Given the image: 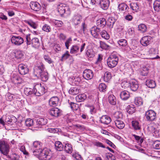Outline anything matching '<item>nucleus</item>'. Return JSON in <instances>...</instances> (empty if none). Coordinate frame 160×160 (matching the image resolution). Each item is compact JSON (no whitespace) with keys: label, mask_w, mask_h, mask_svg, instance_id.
<instances>
[{"label":"nucleus","mask_w":160,"mask_h":160,"mask_svg":"<svg viewBox=\"0 0 160 160\" xmlns=\"http://www.w3.org/2000/svg\"><path fill=\"white\" fill-rule=\"evenodd\" d=\"M14 56L17 59H21L23 57V52L20 50H17L14 52Z\"/></svg>","instance_id":"f704fd0d"},{"label":"nucleus","mask_w":160,"mask_h":160,"mask_svg":"<svg viewBox=\"0 0 160 160\" xmlns=\"http://www.w3.org/2000/svg\"><path fill=\"white\" fill-rule=\"evenodd\" d=\"M120 96L122 99L123 100H126L130 97L129 93L128 91L124 90L121 92Z\"/></svg>","instance_id":"5701e85b"},{"label":"nucleus","mask_w":160,"mask_h":160,"mask_svg":"<svg viewBox=\"0 0 160 160\" xmlns=\"http://www.w3.org/2000/svg\"><path fill=\"white\" fill-rule=\"evenodd\" d=\"M152 146L153 148L156 149H160V141H154L152 144Z\"/></svg>","instance_id":"3c124183"},{"label":"nucleus","mask_w":160,"mask_h":160,"mask_svg":"<svg viewBox=\"0 0 160 160\" xmlns=\"http://www.w3.org/2000/svg\"><path fill=\"white\" fill-rule=\"evenodd\" d=\"M12 43L15 45L19 46L23 43V38L19 36L12 35L11 38Z\"/></svg>","instance_id":"6e6552de"},{"label":"nucleus","mask_w":160,"mask_h":160,"mask_svg":"<svg viewBox=\"0 0 160 160\" xmlns=\"http://www.w3.org/2000/svg\"><path fill=\"white\" fill-rule=\"evenodd\" d=\"M79 92V89L77 88L73 87L71 88L69 91V93L72 95H77Z\"/></svg>","instance_id":"58836bf2"},{"label":"nucleus","mask_w":160,"mask_h":160,"mask_svg":"<svg viewBox=\"0 0 160 160\" xmlns=\"http://www.w3.org/2000/svg\"><path fill=\"white\" fill-rule=\"evenodd\" d=\"M145 117L148 121H155L156 119V113L153 110H149L146 112Z\"/></svg>","instance_id":"0eeeda50"},{"label":"nucleus","mask_w":160,"mask_h":160,"mask_svg":"<svg viewBox=\"0 0 160 160\" xmlns=\"http://www.w3.org/2000/svg\"><path fill=\"white\" fill-rule=\"evenodd\" d=\"M86 98V95L83 93L78 95L76 97V100L78 102H81L84 101Z\"/></svg>","instance_id":"c9c22d12"},{"label":"nucleus","mask_w":160,"mask_h":160,"mask_svg":"<svg viewBox=\"0 0 160 160\" xmlns=\"http://www.w3.org/2000/svg\"><path fill=\"white\" fill-rule=\"evenodd\" d=\"M41 143L38 141H34L33 143V148H37V149H41Z\"/></svg>","instance_id":"680f3d73"},{"label":"nucleus","mask_w":160,"mask_h":160,"mask_svg":"<svg viewBox=\"0 0 160 160\" xmlns=\"http://www.w3.org/2000/svg\"><path fill=\"white\" fill-rule=\"evenodd\" d=\"M59 99L58 97H53L49 100V104L50 106L53 107H55L58 105Z\"/></svg>","instance_id":"a211bd4d"},{"label":"nucleus","mask_w":160,"mask_h":160,"mask_svg":"<svg viewBox=\"0 0 160 160\" xmlns=\"http://www.w3.org/2000/svg\"><path fill=\"white\" fill-rule=\"evenodd\" d=\"M142 100L141 97H137L135 98L134 103L138 106H140L142 104Z\"/></svg>","instance_id":"603ef678"},{"label":"nucleus","mask_w":160,"mask_h":160,"mask_svg":"<svg viewBox=\"0 0 160 160\" xmlns=\"http://www.w3.org/2000/svg\"><path fill=\"white\" fill-rule=\"evenodd\" d=\"M25 22L34 29L36 28L38 26V25L35 22L31 20H25Z\"/></svg>","instance_id":"de8ad7c7"},{"label":"nucleus","mask_w":160,"mask_h":160,"mask_svg":"<svg viewBox=\"0 0 160 160\" xmlns=\"http://www.w3.org/2000/svg\"><path fill=\"white\" fill-rule=\"evenodd\" d=\"M52 22L56 26L60 27H61L63 24L62 22L60 20H53Z\"/></svg>","instance_id":"864d4df0"},{"label":"nucleus","mask_w":160,"mask_h":160,"mask_svg":"<svg viewBox=\"0 0 160 160\" xmlns=\"http://www.w3.org/2000/svg\"><path fill=\"white\" fill-rule=\"evenodd\" d=\"M127 112L130 114H132L134 113L136 110L135 106L133 104L128 105L126 108Z\"/></svg>","instance_id":"cd10ccee"},{"label":"nucleus","mask_w":160,"mask_h":160,"mask_svg":"<svg viewBox=\"0 0 160 160\" xmlns=\"http://www.w3.org/2000/svg\"><path fill=\"white\" fill-rule=\"evenodd\" d=\"M130 81H128L123 80L121 83V86L122 88L126 89L128 88H130Z\"/></svg>","instance_id":"37998d69"},{"label":"nucleus","mask_w":160,"mask_h":160,"mask_svg":"<svg viewBox=\"0 0 160 160\" xmlns=\"http://www.w3.org/2000/svg\"><path fill=\"white\" fill-rule=\"evenodd\" d=\"M148 52L149 54L153 55L157 54V51L155 48H151L149 49Z\"/></svg>","instance_id":"774afa93"},{"label":"nucleus","mask_w":160,"mask_h":160,"mask_svg":"<svg viewBox=\"0 0 160 160\" xmlns=\"http://www.w3.org/2000/svg\"><path fill=\"white\" fill-rule=\"evenodd\" d=\"M102 37L105 39H108L109 38V35L107 32L105 30L102 31L100 33Z\"/></svg>","instance_id":"8fccbe9b"},{"label":"nucleus","mask_w":160,"mask_h":160,"mask_svg":"<svg viewBox=\"0 0 160 160\" xmlns=\"http://www.w3.org/2000/svg\"><path fill=\"white\" fill-rule=\"evenodd\" d=\"M48 131L51 133H57L61 131L60 129L59 128H50L48 129Z\"/></svg>","instance_id":"69168bd1"},{"label":"nucleus","mask_w":160,"mask_h":160,"mask_svg":"<svg viewBox=\"0 0 160 160\" xmlns=\"http://www.w3.org/2000/svg\"><path fill=\"white\" fill-rule=\"evenodd\" d=\"M150 37L146 36L142 38L140 41V43L143 46H147L150 44Z\"/></svg>","instance_id":"4be33fe9"},{"label":"nucleus","mask_w":160,"mask_h":160,"mask_svg":"<svg viewBox=\"0 0 160 160\" xmlns=\"http://www.w3.org/2000/svg\"><path fill=\"white\" fill-rule=\"evenodd\" d=\"M130 84V88L133 91H137L138 88L139 86L138 83V82L135 80L131 81Z\"/></svg>","instance_id":"412c9836"},{"label":"nucleus","mask_w":160,"mask_h":160,"mask_svg":"<svg viewBox=\"0 0 160 160\" xmlns=\"http://www.w3.org/2000/svg\"><path fill=\"white\" fill-rule=\"evenodd\" d=\"M133 136L134 137L135 139L138 141L139 144L141 145L143 141V139L135 134L133 135Z\"/></svg>","instance_id":"052dcab7"},{"label":"nucleus","mask_w":160,"mask_h":160,"mask_svg":"<svg viewBox=\"0 0 160 160\" xmlns=\"http://www.w3.org/2000/svg\"><path fill=\"white\" fill-rule=\"evenodd\" d=\"M72 41V38L70 37L68 38L65 43V46L67 49H69V44H71Z\"/></svg>","instance_id":"0e129e2a"},{"label":"nucleus","mask_w":160,"mask_h":160,"mask_svg":"<svg viewBox=\"0 0 160 160\" xmlns=\"http://www.w3.org/2000/svg\"><path fill=\"white\" fill-rule=\"evenodd\" d=\"M116 19L112 17H110L108 18L107 21V25L111 28H113V25L116 22Z\"/></svg>","instance_id":"bb28decb"},{"label":"nucleus","mask_w":160,"mask_h":160,"mask_svg":"<svg viewBox=\"0 0 160 160\" xmlns=\"http://www.w3.org/2000/svg\"><path fill=\"white\" fill-rule=\"evenodd\" d=\"M42 29L44 31L49 32L50 31L51 28L50 26L47 24H44L42 28Z\"/></svg>","instance_id":"338daca9"},{"label":"nucleus","mask_w":160,"mask_h":160,"mask_svg":"<svg viewBox=\"0 0 160 160\" xmlns=\"http://www.w3.org/2000/svg\"><path fill=\"white\" fill-rule=\"evenodd\" d=\"M86 54L88 57L92 58L94 57L95 53L92 49H90L87 50Z\"/></svg>","instance_id":"a19ab883"},{"label":"nucleus","mask_w":160,"mask_h":160,"mask_svg":"<svg viewBox=\"0 0 160 160\" xmlns=\"http://www.w3.org/2000/svg\"><path fill=\"white\" fill-rule=\"evenodd\" d=\"M57 9L58 12L61 15H63L66 12V9H68V7L66 6L65 4L60 3L57 6Z\"/></svg>","instance_id":"f3484780"},{"label":"nucleus","mask_w":160,"mask_h":160,"mask_svg":"<svg viewBox=\"0 0 160 160\" xmlns=\"http://www.w3.org/2000/svg\"><path fill=\"white\" fill-rule=\"evenodd\" d=\"M123 115L122 112H116L112 115V118L115 120H119L122 118Z\"/></svg>","instance_id":"7c9ffc66"},{"label":"nucleus","mask_w":160,"mask_h":160,"mask_svg":"<svg viewBox=\"0 0 160 160\" xmlns=\"http://www.w3.org/2000/svg\"><path fill=\"white\" fill-rule=\"evenodd\" d=\"M149 72V69L146 67H143L140 72V74L142 76H147Z\"/></svg>","instance_id":"c03bdc74"},{"label":"nucleus","mask_w":160,"mask_h":160,"mask_svg":"<svg viewBox=\"0 0 160 160\" xmlns=\"http://www.w3.org/2000/svg\"><path fill=\"white\" fill-rule=\"evenodd\" d=\"M93 74L92 71L89 69L85 70L83 73V77L86 79L90 80L93 77Z\"/></svg>","instance_id":"f8f14e48"},{"label":"nucleus","mask_w":160,"mask_h":160,"mask_svg":"<svg viewBox=\"0 0 160 160\" xmlns=\"http://www.w3.org/2000/svg\"><path fill=\"white\" fill-rule=\"evenodd\" d=\"M118 57L115 54L111 55L107 60L108 66L110 68L115 67L118 64Z\"/></svg>","instance_id":"7ed1b4c3"},{"label":"nucleus","mask_w":160,"mask_h":160,"mask_svg":"<svg viewBox=\"0 0 160 160\" xmlns=\"http://www.w3.org/2000/svg\"><path fill=\"white\" fill-rule=\"evenodd\" d=\"M115 123L117 127L119 129H122L125 127V124L123 122L119 120H115Z\"/></svg>","instance_id":"c85d7f7f"},{"label":"nucleus","mask_w":160,"mask_h":160,"mask_svg":"<svg viewBox=\"0 0 160 160\" xmlns=\"http://www.w3.org/2000/svg\"><path fill=\"white\" fill-rule=\"evenodd\" d=\"M12 82L15 84H19L21 83L22 79L17 75H15L11 78Z\"/></svg>","instance_id":"b1692460"},{"label":"nucleus","mask_w":160,"mask_h":160,"mask_svg":"<svg viewBox=\"0 0 160 160\" xmlns=\"http://www.w3.org/2000/svg\"><path fill=\"white\" fill-rule=\"evenodd\" d=\"M146 85L149 88H154L156 86V84L154 81L148 79L146 82Z\"/></svg>","instance_id":"a878e982"},{"label":"nucleus","mask_w":160,"mask_h":160,"mask_svg":"<svg viewBox=\"0 0 160 160\" xmlns=\"http://www.w3.org/2000/svg\"><path fill=\"white\" fill-rule=\"evenodd\" d=\"M98 88L100 91L104 92L106 91V86L105 84L101 83L99 84Z\"/></svg>","instance_id":"13d9d810"},{"label":"nucleus","mask_w":160,"mask_h":160,"mask_svg":"<svg viewBox=\"0 0 160 160\" xmlns=\"http://www.w3.org/2000/svg\"><path fill=\"white\" fill-rule=\"evenodd\" d=\"M8 157L12 160H18L19 156L18 154L14 153H12L11 156L8 155Z\"/></svg>","instance_id":"4d7b16f0"},{"label":"nucleus","mask_w":160,"mask_h":160,"mask_svg":"<svg viewBox=\"0 0 160 160\" xmlns=\"http://www.w3.org/2000/svg\"><path fill=\"white\" fill-rule=\"evenodd\" d=\"M138 30L142 32H144L146 31L147 28L145 24H141L138 26Z\"/></svg>","instance_id":"6e6d98bb"},{"label":"nucleus","mask_w":160,"mask_h":160,"mask_svg":"<svg viewBox=\"0 0 160 160\" xmlns=\"http://www.w3.org/2000/svg\"><path fill=\"white\" fill-rule=\"evenodd\" d=\"M82 16L79 14L74 15L72 18V21L75 25L79 24L82 21Z\"/></svg>","instance_id":"aec40b11"},{"label":"nucleus","mask_w":160,"mask_h":160,"mask_svg":"<svg viewBox=\"0 0 160 160\" xmlns=\"http://www.w3.org/2000/svg\"><path fill=\"white\" fill-rule=\"evenodd\" d=\"M49 113L52 116L57 118L61 116L62 111L57 108H54L50 110Z\"/></svg>","instance_id":"9d476101"},{"label":"nucleus","mask_w":160,"mask_h":160,"mask_svg":"<svg viewBox=\"0 0 160 160\" xmlns=\"http://www.w3.org/2000/svg\"><path fill=\"white\" fill-rule=\"evenodd\" d=\"M70 55L68 51H66L65 53L62 55L60 59V60L62 61L67 59Z\"/></svg>","instance_id":"bf43d9fd"},{"label":"nucleus","mask_w":160,"mask_h":160,"mask_svg":"<svg viewBox=\"0 0 160 160\" xmlns=\"http://www.w3.org/2000/svg\"><path fill=\"white\" fill-rule=\"evenodd\" d=\"M25 124L27 127H31L33 126L34 127V123L33 120L30 118H28L26 120Z\"/></svg>","instance_id":"09e8293b"},{"label":"nucleus","mask_w":160,"mask_h":160,"mask_svg":"<svg viewBox=\"0 0 160 160\" xmlns=\"http://www.w3.org/2000/svg\"><path fill=\"white\" fill-rule=\"evenodd\" d=\"M149 130L151 132L154 133L155 135L156 136H158L159 134V131L155 128L153 126H150L148 127Z\"/></svg>","instance_id":"a18cd8bd"},{"label":"nucleus","mask_w":160,"mask_h":160,"mask_svg":"<svg viewBox=\"0 0 160 160\" xmlns=\"http://www.w3.org/2000/svg\"><path fill=\"white\" fill-rule=\"evenodd\" d=\"M118 43L120 45L122 46H125L127 44V41L125 39H121L118 42Z\"/></svg>","instance_id":"e2e57ef3"},{"label":"nucleus","mask_w":160,"mask_h":160,"mask_svg":"<svg viewBox=\"0 0 160 160\" xmlns=\"http://www.w3.org/2000/svg\"><path fill=\"white\" fill-rule=\"evenodd\" d=\"M153 8L156 11H160V0H156L153 3Z\"/></svg>","instance_id":"4c0bfd02"},{"label":"nucleus","mask_w":160,"mask_h":160,"mask_svg":"<svg viewBox=\"0 0 160 160\" xmlns=\"http://www.w3.org/2000/svg\"><path fill=\"white\" fill-rule=\"evenodd\" d=\"M64 149L67 153H71L72 151V145L69 143H66Z\"/></svg>","instance_id":"e433bc0d"},{"label":"nucleus","mask_w":160,"mask_h":160,"mask_svg":"<svg viewBox=\"0 0 160 160\" xmlns=\"http://www.w3.org/2000/svg\"><path fill=\"white\" fill-rule=\"evenodd\" d=\"M118 9L122 11H128L129 9V7L125 3H122L119 4L118 7Z\"/></svg>","instance_id":"c756f323"},{"label":"nucleus","mask_w":160,"mask_h":160,"mask_svg":"<svg viewBox=\"0 0 160 160\" xmlns=\"http://www.w3.org/2000/svg\"><path fill=\"white\" fill-rule=\"evenodd\" d=\"M55 146L56 150L58 151H61L63 149V146L60 141H56L55 143Z\"/></svg>","instance_id":"473e14b6"},{"label":"nucleus","mask_w":160,"mask_h":160,"mask_svg":"<svg viewBox=\"0 0 160 160\" xmlns=\"http://www.w3.org/2000/svg\"><path fill=\"white\" fill-rule=\"evenodd\" d=\"M79 49V47L76 45H73L71 47L70 52L71 54H75L77 53Z\"/></svg>","instance_id":"79ce46f5"},{"label":"nucleus","mask_w":160,"mask_h":160,"mask_svg":"<svg viewBox=\"0 0 160 160\" xmlns=\"http://www.w3.org/2000/svg\"><path fill=\"white\" fill-rule=\"evenodd\" d=\"M36 122L34 123V128H38L41 127L42 126L46 124L48 120L46 118H41L36 120Z\"/></svg>","instance_id":"1a4fd4ad"},{"label":"nucleus","mask_w":160,"mask_h":160,"mask_svg":"<svg viewBox=\"0 0 160 160\" xmlns=\"http://www.w3.org/2000/svg\"><path fill=\"white\" fill-rule=\"evenodd\" d=\"M101 29L97 26L92 27L91 30V33L92 35L95 38H97L99 35V33L101 31Z\"/></svg>","instance_id":"ddd939ff"},{"label":"nucleus","mask_w":160,"mask_h":160,"mask_svg":"<svg viewBox=\"0 0 160 160\" xmlns=\"http://www.w3.org/2000/svg\"><path fill=\"white\" fill-rule=\"evenodd\" d=\"M130 7L132 10L135 12L139 10V5L138 2H132L130 4Z\"/></svg>","instance_id":"393cba45"},{"label":"nucleus","mask_w":160,"mask_h":160,"mask_svg":"<svg viewBox=\"0 0 160 160\" xmlns=\"http://www.w3.org/2000/svg\"><path fill=\"white\" fill-rule=\"evenodd\" d=\"M18 69L20 73L22 75L26 74L28 72V68L26 65L22 64L19 65Z\"/></svg>","instance_id":"4468645a"},{"label":"nucleus","mask_w":160,"mask_h":160,"mask_svg":"<svg viewBox=\"0 0 160 160\" xmlns=\"http://www.w3.org/2000/svg\"><path fill=\"white\" fill-rule=\"evenodd\" d=\"M40 153L39 154L40 159L41 160H49L52 157L50 150L47 149H39Z\"/></svg>","instance_id":"423d86ee"},{"label":"nucleus","mask_w":160,"mask_h":160,"mask_svg":"<svg viewBox=\"0 0 160 160\" xmlns=\"http://www.w3.org/2000/svg\"><path fill=\"white\" fill-rule=\"evenodd\" d=\"M100 47L103 49L107 50L111 48V47L109 45H107L103 42L100 41Z\"/></svg>","instance_id":"49530a36"},{"label":"nucleus","mask_w":160,"mask_h":160,"mask_svg":"<svg viewBox=\"0 0 160 160\" xmlns=\"http://www.w3.org/2000/svg\"><path fill=\"white\" fill-rule=\"evenodd\" d=\"M106 24V21L104 18H100L96 21L97 26L101 28L104 27Z\"/></svg>","instance_id":"6ab92c4d"},{"label":"nucleus","mask_w":160,"mask_h":160,"mask_svg":"<svg viewBox=\"0 0 160 160\" xmlns=\"http://www.w3.org/2000/svg\"><path fill=\"white\" fill-rule=\"evenodd\" d=\"M45 87V85L40 83L36 85L34 87L35 95L39 96L44 94L46 92Z\"/></svg>","instance_id":"39448f33"},{"label":"nucleus","mask_w":160,"mask_h":160,"mask_svg":"<svg viewBox=\"0 0 160 160\" xmlns=\"http://www.w3.org/2000/svg\"><path fill=\"white\" fill-rule=\"evenodd\" d=\"M9 146L5 141L0 140V152L3 155L7 156L9 152Z\"/></svg>","instance_id":"20e7f679"},{"label":"nucleus","mask_w":160,"mask_h":160,"mask_svg":"<svg viewBox=\"0 0 160 160\" xmlns=\"http://www.w3.org/2000/svg\"><path fill=\"white\" fill-rule=\"evenodd\" d=\"M132 125L135 130H140L141 129V126L139 122L137 121H132Z\"/></svg>","instance_id":"72a5a7b5"},{"label":"nucleus","mask_w":160,"mask_h":160,"mask_svg":"<svg viewBox=\"0 0 160 160\" xmlns=\"http://www.w3.org/2000/svg\"><path fill=\"white\" fill-rule=\"evenodd\" d=\"M30 35V34H28L26 36L27 45L28 46L32 44V46L34 48H37L39 47L40 45L39 39L37 38H34L31 40Z\"/></svg>","instance_id":"f03ea898"},{"label":"nucleus","mask_w":160,"mask_h":160,"mask_svg":"<svg viewBox=\"0 0 160 160\" xmlns=\"http://www.w3.org/2000/svg\"><path fill=\"white\" fill-rule=\"evenodd\" d=\"M100 122L104 125H108L111 121V118L108 115H103L100 118Z\"/></svg>","instance_id":"dca6fc26"},{"label":"nucleus","mask_w":160,"mask_h":160,"mask_svg":"<svg viewBox=\"0 0 160 160\" xmlns=\"http://www.w3.org/2000/svg\"><path fill=\"white\" fill-rule=\"evenodd\" d=\"M71 108L73 110H77L79 106L78 105L75 103L71 102H69Z\"/></svg>","instance_id":"5fc2aeb1"},{"label":"nucleus","mask_w":160,"mask_h":160,"mask_svg":"<svg viewBox=\"0 0 160 160\" xmlns=\"http://www.w3.org/2000/svg\"><path fill=\"white\" fill-rule=\"evenodd\" d=\"M108 101L109 103L112 105H114L116 103V98L113 95H109L108 97Z\"/></svg>","instance_id":"2f4dec72"},{"label":"nucleus","mask_w":160,"mask_h":160,"mask_svg":"<svg viewBox=\"0 0 160 160\" xmlns=\"http://www.w3.org/2000/svg\"><path fill=\"white\" fill-rule=\"evenodd\" d=\"M30 6L32 10L36 12L40 11L42 8L41 5L36 1H31Z\"/></svg>","instance_id":"9b49d317"},{"label":"nucleus","mask_w":160,"mask_h":160,"mask_svg":"<svg viewBox=\"0 0 160 160\" xmlns=\"http://www.w3.org/2000/svg\"><path fill=\"white\" fill-rule=\"evenodd\" d=\"M34 74L36 76L40 77L43 81L46 82L48 79V73L45 70L44 65L42 63L35 68Z\"/></svg>","instance_id":"f257e3e1"},{"label":"nucleus","mask_w":160,"mask_h":160,"mask_svg":"<svg viewBox=\"0 0 160 160\" xmlns=\"http://www.w3.org/2000/svg\"><path fill=\"white\" fill-rule=\"evenodd\" d=\"M112 76L111 73L109 72H106L104 76V80L106 82H108L111 78Z\"/></svg>","instance_id":"ea45409f"},{"label":"nucleus","mask_w":160,"mask_h":160,"mask_svg":"<svg viewBox=\"0 0 160 160\" xmlns=\"http://www.w3.org/2000/svg\"><path fill=\"white\" fill-rule=\"evenodd\" d=\"M110 4L109 0H101L99 3V6L104 10H107Z\"/></svg>","instance_id":"2eb2a0df"}]
</instances>
